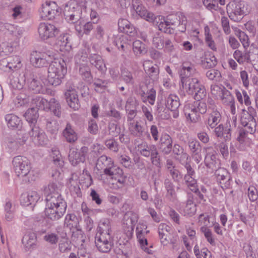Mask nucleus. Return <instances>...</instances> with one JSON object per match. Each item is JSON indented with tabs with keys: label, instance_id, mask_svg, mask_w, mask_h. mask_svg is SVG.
Instances as JSON below:
<instances>
[{
	"label": "nucleus",
	"instance_id": "obj_1",
	"mask_svg": "<svg viewBox=\"0 0 258 258\" xmlns=\"http://www.w3.org/2000/svg\"><path fill=\"white\" fill-rule=\"evenodd\" d=\"M53 57V53L50 50H41L33 51L30 56V61L35 67L47 66L48 61Z\"/></svg>",
	"mask_w": 258,
	"mask_h": 258
},
{
	"label": "nucleus",
	"instance_id": "obj_2",
	"mask_svg": "<svg viewBox=\"0 0 258 258\" xmlns=\"http://www.w3.org/2000/svg\"><path fill=\"white\" fill-rule=\"evenodd\" d=\"M226 9L229 18L235 22L240 21L246 13L245 4L242 1L229 2Z\"/></svg>",
	"mask_w": 258,
	"mask_h": 258
},
{
	"label": "nucleus",
	"instance_id": "obj_3",
	"mask_svg": "<svg viewBox=\"0 0 258 258\" xmlns=\"http://www.w3.org/2000/svg\"><path fill=\"white\" fill-rule=\"evenodd\" d=\"M13 164L17 176H29L32 174L30 172L31 165L29 159L24 156H17L14 158Z\"/></svg>",
	"mask_w": 258,
	"mask_h": 258
},
{
	"label": "nucleus",
	"instance_id": "obj_4",
	"mask_svg": "<svg viewBox=\"0 0 258 258\" xmlns=\"http://www.w3.org/2000/svg\"><path fill=\"white\" fill-rule=\"evenodd\" d=\"M211 89L212 94L214 95H216V93H219L222 103L229 105L232 112L235 110L234 98L230 91L224 87H220L218 85H212Z\"/></svg>",
	"mask_w": 258,
	"mask_h": 258
},
{
	"label": "nucleus",
	"instance_id": "obj_5",
	"mask_svg": "<svg viewBox=\"0 0 258 258\" xmlns=\"http://www.w3.org/2000/svg\"><path fill=\"white\" fill-rule=\"evenodd\" d=\"M186 92L193 96L197 101L204 99L207 94L206 89L199 81L194 80L190 84L184 88Z\"/></svg>",
	"mask_w": 258,
	"mask_h": 258
},
{
	"label": "nucleus",
	"instance_id": "obj_6",
	"mask_svg": "<svg viewBox=\"0 0 258 258\" xmlns=\"http://www.w3.org/2000/svg\"><path fill=\"white\" fill-rule=\"evenodd\" d=\"M82 13L81 8L77 5L76 7L67 5L63 11L65 19L69 23L74 24L75 25H77L79 22L84 19Z\"/></svg>",
	"mask_w": 258,
	"mask_h": 258
},
{
	"label": "nucleus",
	"instance_id": "obj_7",
	"mask_svg": "<svg viewBox=\"0 0 258 258\" xmlns=\"http://www.w3.org/2000/svg\"><path fill=\"white\" fill-rule=\"evenodd\" d=\"M38 31L40 37L44 40L57 37L59 34V30L56 26L48 23H40Z\"/></svg>",
	"mask_w": 258,
	"mask_h": 258
},
{
	"label": "nucleus",
	"instance_id": "obj_8",
	"mask_svg": "<svg viewBox=\"0 0 258 258\" xmlns=\"http://www.w3.org/2000/svg\"><path fill=\"white\" fill-rule=\"evenodd\" d=\"M95 244L98 249L102 252H109L112 246L110 235H98L95 237Z\"/></svg>",
	"mask_w": 258,
	"mask_h": 258
},
{
	"label": "nucleus",
	"instance_id": "obj_9",
	"mask_svg": "<svg viewBox=\"0 0 258 258\" xmlns=\"http://www.w3.org/2000/svg\"><path fill=\"white\" fill-rule=\"evenodd\" d=\"M217 181L222 189L230 188L232 182L231 177L228 171L224 168H219L215 172Z\"/></svg>",
	"mask_w": 258,
	"mask_h": 258
},
{
	"label": "nucleus",
	"instance_id": "obj_10",
	"mask_svg": "<svg viewBox=\"0 0 258 258\" xmlns=\"http://www.w3.org/2000/svg\"><path fill=\"white\" fill-rule=\"evenodd\" d=\"M187 63H183L179 72L180 82L183 88L189 85L192 81L198 80L196 78H190L191 73L194 71V69L192 67L187 66Z\"/></svg>",
	"mask_w": 258,
	"mask_h": 258
},
{
	"label": "nucleus",
	"instance_id": "obj_11",
	"mask_svg": "<svg viewBox=\"0 0 258 258\" xmlns=\"http://www.w3.org/2000/svg\"><path fill=\"white\" fill-rule=\"evenodd\" d=\"M172 139L168 134H163L157 145L158 148L164 155H168L172 152Z\"/></svg>",
	"mask_w": 258,
	"mask_h": 258
},
{
	"label": "nucleus",
	"instance_id": "obj_12",
	"mask_svg": "<svg viewBox=\"0 0 258 258\" xmlns=\"http://www.w3.org/2000/svg\"><path fill=\"white\" fill-rule=\"evenodd\" d=\"M67 72L66 63L63 59L52 61L48 68V74H50L51 76L59 74L60 76H64Z\"/></svg>",
	"mask_w": 258,
	"mask_h": 258
},
{
	"label": "nucleus",
	"instance_id": "obj_13",
	"mask_svg": "<svg viewBox=\"0 0 258 258\" xmlns=\"http://www.w3.org/2000/svg\"><path fill=\"white\" fill-rule=\"evenodd\" d=\"M65 98L69 106L75 110L80 107L78 95L74 89H69L64 93Z\"/></svg>",
	"mask_w": 258,
	"mask_h": 258
},
{
	"label": "nucleus",
	"instance_id": "obj_14",
	"mask_svg": "<svg viewBox=\"0 0 258 258\" xmlns=\"http://www.w3.org/2000/svg\"><path fill=\"white\" fill-rule=\"evenodd\" d=\"M95 22L87 21L84 19L75 25L76 30L80 34L89 35L95 28Z\"/></svg>",
	"mask_w": 258,
	"mask_h": 258
},
{
	"label": "nucleus",
	"instance_id": "obj_15",
	"mask_svg": "<svg viewBox=\"0 0 258 258\" xmlns=\"http://www.w3.org/2000/svg\"><path fill=\"white\" fill-rule=\"evenodd\" d=\"M65 213L66 212L62 211L61 209L53 208L50 206H46L44 210V214L47 219L52 221L59 220Z\"/></svg>",
	"mask_w": 258,
	"mask_h": 258
},
{
	"label": "nucleus",
	"instance_id": "obj_16",
	"mask_svg": "<svg viewBox=\"0 0 258 258\" xmlns=\"http://www.w3.org/2000/svg\"><path fill=\"white\" fill-rule=\"evenodd\" d=\"M147 228V227L145 224H139V225L137 227L136 232L137 238L138 239L142 249L149 253V249L146 247L148 245V241L145 237L144 232H143V229H146Z\"/></svg>",
	"mask_w": 258,
	"mask_h": 258
},
{
	"label": "nucleus",
	"instance_id": "obj_17",
	"mask_svg": "<svg viewBox=\"0 0 258 258\" xmlns=\"http://www.w3.org/2000/svg\"><path fill=\"white\" fill-rule=\"evenodd\" d=\"M138 220V215L132 211H130L125 213L124 217L123 224L126 225L128 230L133 231Z\"/></svg>",
	"mask_w": 258,
	"mask_h": 258
},
{
	"label": "nucleus",
	"instance_id": "obj_18",
	"mask_svg": "<svg viewBox=\"0 0 258 258\" xmlns=\"http://www.w3.org/2000/svg\"><path fill=\"white\" fill-rule=\"evenodd\" d=\"M165 105L166 107L171 111H177L180 105L179 97L175 95H169L166 98Z\"/></svg>",
	"mask_w": 258,
	"mask_h": 258
},
{
	"label": "nucleus",
	"instance_id": "obj_19",
	"mask_svg": "<svg viewBox=\"0 0 258 258\" xmlns=\"http://www.w3.org/2000/svg\"><path fill=\"white\" fill-rule=\"evenodd\" d=\"M62 133L66 141L70 143H74L78 139L77 134L70 123L67 124Z\"/></svg>",
	"mask_w": 258,
	"mask_h": 258
},
{
	"label": "nucleus",
	"instance_id": "obj_20",
	"mask_svg": "<svg viewBox=\"0 0 258 258\" xmlns=\"http://www.w3.org/2000/svg\"><path fill=\"white\" fill-rule=\"evenodd\" d=\"M89 60L92 65L94 66L101 72H105L106 68L101 57L98 54H93L89 56Z\"/></svg>",
	"mask_w": 258,
	"mask_h": 258
},
{
	"label": "nucleus",
	"instance_id": "obj_21",
	"mask_svg": "<svg viewBox=\"0 0 258 258\" xmlns=\"http://www.w3.org/2000/svg\"><path fill=\"white\" fill-rule=\"evenodd\" d=\"M98 235H110L111 231V224L109 219L104 218L101 220L98 226Z\"/></svg>",
	"mask_w": 258,
	"mask_h": 258
},
{
	"label": "nucleus",
	"instance_id": "obj_22",
	"mask_svg": "<svg viewBox=\"0 0 258 258\" xmlns=\"http://www.w3.org/2000/svg\"><path fill=\"white\" fill-rule=\"evenodd\" d=\"M113 160L105 155H101L97 160L96 168L97 170H103L105 168L113 164Z\"/></svg>",
	"mask_w": 258,
	"mask_h": 258
},
{
	"label": "nucleus",
	"instance_id": "obj_23",
	"mask_svg": "<svg viewBox=\"0 0 258 258\" xmlns=\"http://www.w3.org/2000/svg\"><path fill=\"white\" fill-rule=\"evenodd\" d=\"M64 226L72 230L73 228L79 227L78 218L74 214H68L65 217Z\"/></svg>",
	"mask_w": 258,
	"mask_h": 258
},
{
	"label": "nucleus",
	"instance_id": "obj_24",
	"mask_svg": "<svg viewBox=\"0 0 258 258\" xmlns=\"http://www.w3.org/2000/svg\"><path fill=\"white\" fill-rule=\"evenodd\" d=\"M221 119V115L220 112L217 110H213L209 115L207 124L210 128H214L220 122Z\"/></svg>",
	"mask_w": 258,
	"mask_h": 258
},
{
	"label": "nucleus",
	"instance_id": "obj_25",
	"mask_svg": "<svg viewBox=\"0 0 258 258\" xmlns=\"http://www.w3.org/2000/svg\"><path fill=\"white\" fill-rule=\"evenodd\" d=\"M24 117L30 124H35L39 117L37 109L34 107L28 109L24 114Z\"/></svg>",
	"mask_w": 258,
	"mask_h": 258
},
{
	"label": "nucleus",
	"instance_id": "obj_26",
	"mask_svg": "<svg viewBox=\"0 0 258 258\" xmlns=\"http://www.w3.org/2000/svg\"><path fill=\"white\" fill-rule=\"evenodd\" d=\"M206 166L213 170H216L219 168L220 162L217 159L216 156L212 155H207L205 159Z\"/></svg>",
	"mask_w": 258,
	"mask_h": 258
},
{
	"label": "nucleus",
	"instance_id": "obj_27",
	"mask_svg": "<svg viewBox=\"0 0 258 258\" xmlns=\"http://www.w3.org/2000/svg\"><path fill=\"white\" fill-rule=\"evenodd\" d=\"M147 75L153 82L157 81L159 78V67L157 64L144 68Z\"/></svg>",
	"mask_w": 258,
	"mask_h": 258
},
{
	"label": "nucleus",
	"instance_id": "obj_28",
	"mask_svg": "<svg viewBox=\"0 0 258 258\" xmlns=\"http://www.w3.org/2000/svg\"><path fill=\"white\" fill-rule=\"evenodd\" d=\"M185 16L182 12H178L175 14L169 15L167 19V23H169L172 27H174L177 26L181 20L184 19Z\"/></svg>",
	"mask_w": 258,
	"mask_h": 258
},
{
	"label": "nucleus",
	"instance_id": "obj_29",
	"mask_svg": "<svg viewBox=\"0 0 258 258\" xmlns=\"http://www.w3.org/2000/svg\"><path fill=\"white\" fill-rule=\"evenodd\" d=\"M9 127L18 128L21 125V120L17 115L13 114H7L5 117Z\"/></svg>",
	"mask_w": 258,
	"mask_h": 258
},
{
	"label": "nucleus",
	"instance_id": "obj_30",
	"mask_svg": "<svg viewBox=\"0 0 258 258\" xmlns=\"http://www.w3.org/2000/svg\"><path fill=\"white\" fill-rule=\"evenodd\" d=\"M32 103L36 106V108L37 109V110L38 109L48 110L49 106V101H48L46 99L39 96L33 99Z\"/></svg>",
	"mask_w": 258,
	"mask_h": 258
},
{
	"label": "nucleus",
	"instance_id": "obj_31",
	"mask_svg": "<svg viewBox=\"0 0 258 258\" xmlns=\"http://www.w3.org/2000/svg\"><path fill=\"white\" fill-rule=\"evenodd\" d=\"M69 159L73 166H76L85 161V158L81 156L77 150H73L70 152Z\"/></svg>",
	"mask_w": 258,
	"mask_h": 258
},
{
	"label": "nucleus",
	"instance_id": "obj_32",
	"mask_svg": "<svg viewBox=\"0 0 258 258\" xmlns=\"http://www.w3.org/2000/svg\"><path fill=\"white\" fill-rule=\"evenodd\" d=\"M37 236L34 232H28L25 234L22 240L23 244L27 247H31L36 242Z\"/></svg>",
	"mask_w": 258,
	"mask_h": 258
},
{
	"label": "nucleus",
	"instance_id": "obj_33",
	"mask_svg": "<svg viewBox=\"0 0 258 258\" xmlns=\"http://www.w3.org/2000/svg\"><path fill=\"white\" fill-rule=\"evenodd\" d=\"M217 61L216 57L211 54L207 55L205 59L202 61L203 68L206 69L213 68L216 66Z\"/></svg>",
	"mask_w": 258,
	"mask_h": 258
},
{
	"label": "nucleus",
	"instance_id": "obj_34",
	"mask_svg": "<svg viewBox=\"0 0 258 258\" xmlns=\"http://www.w3.org/2000/svg\"><path fill=\"white\" fill-rule=\"evenodd\" d=\"M49 107L48 110H51L53 114L59 117L61 115V107L59 103L54 98L49 100Z\"/></svg>",
	"mask_w": 258,
	"mask_h": 258
},
{
	"label": "nucleus",
	"instance_id": "obj_35",
	"mask_svg": "<svg viewBox=\"0 0 258 258\" xmlns=\"http://www.w3.org/2000/svg\"><path fill=\"white\" fill-rule=\"evenodd\" d=\"M132 7L137 14L143 18L145 16L147 11L141 4L140 0H132Z\"/></svg>",
	"mask_w": 258,
	"mask_h": 258
},
{
	"label": "nucleus",
	"instance_id": "obj_36",
	"mask_svg": "<svg viewBox=\"0 0 258 258\" xmlns=\"http://www.w3.org/2000/svg\"><path fill=\"white\" fill-rule=\"evenodd\" d=\"M133 47L134 52L137 54H145L147 51L146 45L139 40L133 42Z\"/></svg>",
	"mask_w": 258,
	"mask_h": 258
},
{
	"label": "nucleus",
	"instance_id": "obj_37",
	"mask_svg": "<svg viewBox=\"0 0 258 258\" xmlns=\"http://www.w3.org/2000/svg\"><path fill=\"white\" fill-rule=\"evenodd\" d=\"M79 73L85 81L89 83H92L93 81V77L90 70L88 67L85 66L81 67L79 69Z\"/></svg>",
	"mask_w": 258,
	"mask_h": 258
},
{
	"label": "nucleus",
	"instance_id": "obj_38",
	"mask_svg": "<svg viewBox=\"0 0 258 258\" xmlns=\"http://www.w3.org/2000/svg\"><path fill=\"white\" fill-rule=\"evenodd\" d=\"M34 223L36 226L42 227L41 232L42 233H45L46 231L45 229H43V227H46L48 225V222L46 216L43 215H38L34 218Z\"/></svg>",
	"mask_w": 258,
	"mask_h": 258
},
{
	"label": "nucleus",
	"instance_id": "obj_39",
	"mask_svg": "<svg viewBox=\"0 0 258 258\" xmlns=\"http://www.w3.org/2000/svg\"><path fill=\"white\" fill-rule=\"evenodd\" d=\"M44 194L47 196L50 195L54 196L56 194H60L57 185L53 182L50 183L47 186L44 187Z\"/></svg>",
	"mask_w": 258,
	"mask_h": 258
},
{
	"label": "nucleus",
	"instance_id": "obj_40",
	"mask_svg": "<svg viewBox=\"0 0 258 258\" xmlns=\"http://www.w3.org/2000/svg\"><path fill=\"white\" fill-rule=\"evenodd\" d=\"M10 84L13 88L20 90L23 88L25 80L23 79V77L21 76L14 77L11 79Z\"/></svg>",
	"mask_w": 258,
	"mask_h": 258
},
{
	"label": "nucleus",
	"instance_id": "obj_41",
	"mask_svg": "<svg viewBox=\"0 0 258 258\" xmlns=\"http://www.w3.org/2000/svg\"><path fill=\"white\" fill-rule=\"evenodd\" d=\"M46 128L51 134H56L58 130V124L55 120L46 119Z\"/></svg>",
	"mask_w": 258,
	"mask_h": 258
},
{
	"label": "nucleus",
	"instance_id": "obj_42",
	"mask_svg": "<svg viewBox=\"0 0 258 258\" xmlns=\"http://www.w3.org/2000/svg\"><path fill=\"white\" fill-rule=\"evenodd\" d=\"M121 78L126 84L133 85L135 83L133 73L125 68L121 70Z\"/></svg>",
	"mask_w": 258,
	"mask_h": 258
},
{
	"label": "nucleus",
	"instance_id": "obj_43",
	"mask_svg": "<svg viewBox=\"0 0 258 258\" xmlns=\"http://www.w3.org/2000/svg\"><path fill=\"white\" fill-rule=\"evenodd\" d=\"M188 145L192 155H198L201 153L202 147L200 142L197 140H190L188 141Z\"/></svg>",
	"mask_w": 258,
	"mask_h": 258
},
{
	"label": "nucleus",
	"instance_id": "obj_44",
	"mask_svg": "<svg viewBox=\"0 0 258 258\" xmlns=\"http://www.w3.org/2000/svg\"><path fill=\"white\" fill-rule=\"evenodd\" d=\"M231 127L229 122H226L224 124V130L222 131V135L220 136V138L223 139L225 142H228L231 138Z\"/></svg>",
	"mask_w": 258,
	"mask_h": 258
},
{
	"label": "nucleus",
	"instance_id": "obj_45",
	"mask_svg": "<svg viewBox=\"0 0 258 258\" xmlns=\"http://www.w3.org/2000/svg\"><path fill=\"white\" fill-rule=\"evenodd\" d=\"M206 75L210 80L215 82H220L221 81L222 76L221 73L218 70H210L206 72Z\"/></svg>",
	"mask_w": 258,
	"mask_h": 258
},
{
	"label": "nucleus",
	"instance_id": "obj_46",
	"mask_svg": "<svg viewBox=\"0 0 258 258\" xmlns=\"http://www.w3.org/2000/svg\"><path fill=\"white\" fill-rule=\"evenodd\" d=\"M75 230L72 232V238L78 242L83 243L85 241V235L82 230L79 227L75 228Z\"/></svg>",
	"mask_w": 258,
	"mask_h": 258
},
{
	"label": "nucleus",
	"instance_id": "obj_47",
	"mask_svg": "<svg viewBox=\"0 0 258 258\" xmlns=\"http://www.w3.org/2000/svg\"><path fill=\"white\" fill-rule=\"evenodd\" d=\"M22 198L24 201L25 199H27L32 205L36 203L38 201L40 196L36 191H30L27 193L23 194Z\"/></svg>",
	"mask_w": 258,
	"mask_h": 258
},
{
	"label": "nucleus",
	"instance_id": "obj_48",
	"mask_svg": "<svg viewBox=\"0 0 258 258\" xmlns=\"http://www.w3.org/2000/svg\"><path fill=\"white\" fill-rule=\"evenodd\" d=\"M28 87L30 90L33 91L34 93H40L42 88L39 80L35 78H32L28 82Z\"/></svg>",
	"mask_w": 258,
	"mask_h": 258
},
{
	"label": "nucleus",
	"instance_id": "obj_49",
	"mask_svg": "<svg viewBox=\"0 0 258 258\" xmlns=\"http://www.w3.org/2000/svg\"><path fill=\"white\" fill-rule=\"evenodd\" d=\"M8 58L9 63V69H10V72L20 68L21 66V60L18 56L15 55Z\"/></svg>",
	"mask_w": 258,
	"mask_h": 258
},
{
	"label": "nucleus",
	"instance_id": "obj_50",
	"mask_svg": "<svg viewBox=\"0 0 258 258\" xmlns=\"http://www.w3.org/2000/svg\"><path fill=\"white\" fill-rule=\"evenodd\" d=\"M50 7L53 8H57V5L56 3L54 2H46L45 4L42 5V7L39 11L40 16L42 18L44 19L45 17L47 16L46 14Z\"/></svg>",
	"mask_w": 258,
	"mask_h": 258
},
{
	"label": "nucleus",
	"instance_id": "obj_51",
	"mask_svg": "<svg viewBox=\"0 0 258 258\" xmlns=\"http://www.w3.org/2000/svg\"><path fill=\"white\" fill-rule=\"evenodd\" d=\"M63 77L64 76H59V74H53V76H51L50 74H48V83L52 86H57L61 84Z\"/></svg>",
	"mask_w": 258,
	"mask_h": 258
},
{
	"label": "nucleus",
	"instance_id": "obj_52",
	"mask_svg": "<svg viewBox=\"0 0 258 258\" xmlns=\"http://www.w3.org/2000/svg\"><path fill=\"white\" fill-rule=\"evenodd\" d=\"M52 158L54 163L59 167H61L63 166L64 162L61 159V156L59 151L57 149L52 150Z\"/></svg>",
	"mask_w": 258,
	"mask_h": 258
},
{
	"label": "nucleus",
	"instance_id": "obj_53",
	"mask_svg": "<svg viewBox=\"0 0 258 258\" xmlns=\"http://www.w3.org/2000/svg\"><path fill=\"white\" fill-rule=\"evenodd\" d=\"M166 38L159 34H157L153 38V45L157 49H162L164 48V44Z\"/></svg>",
	"mask_w": 258,
	"mask_h": 258
},
{
	"label": "nucleus",
	"instance_id": "obj_54",
	"mask_svg": "<svg viewBox=\"0 0 258 258\" xmlns=\"http://www.w3.org/2000/svg\"><path fill=\"white\" fill-rule=\"evenodd\" d=\"M61 201H64L63 198L62 197L60 194H56L54 195V196H47L46 198V206H52V205H54L55 203L59 202Z\"/></svg>",
	"mask_w": 258,
	"mask_h": 258
},
{
	"label": "nucleus",
	"instance_id": "obj_55",
	"mask_svg": "<svg viewBox=\"0 0 258 258\" xmlns=\"http://www.w3.org/2000/svg\"><path fill=\"white\" fill-rule=\"evenodd\" d=\"M184 180L186 185L191 190H195L196 186H198L195 175H184Z\"/></svg>",
	"mask_w": 258,
	"mask_h": 258
},
{
	"label": "nucleus",
	"instance_id": "obj_56",
	"mask_svg": "<svg viewBox=\"0 0 258 258\" xmlns=\"http://www.w3.org/2000/svg\"><path fill=\"white\" fill-rule=\"evenodd\" d=\"M108 83L109 82L107 80H102L99 78H95L93 85L95 86L96 88H98V89L95 88L96 91H99V89H100V90L103 91L107 88Z\"/></svg>",
	"mask_w": 258,
	"mask_h": 258
},
{
	"label": "nucleus",
	"instance_id": "obj_57",
	"mask_svg": "<svg viewBox=\"0 0 258 258\" xmlns=\"http://www.w3.org/2000/svg\"><path fill=\"white\" fill-rule=\"evenodd\" d=\"M126 39L123 36H119L116 37L114 41L113 44L118 48L122 51L125 50V48L127 47L128 44L126 42Z\"/></svg>",
	"mask_w": 258,
	"mask_h": 258
},
{
	"label": "nucleus",
	"instance_id": "obj_58",
	"mask_svg": "<svg viewBox=\"0 0 258 258\" xmlns=\"http://www.w3.org/2000/svg\"><path fill=\"white\" fill-rule=\"evenodd\" d=\"M184 212L186 214L191 216L195 214L196 212V206L194 204L191 199H188L184 208Z\"/></svg>",
	"mask_w": 258,
	"mask_h": 258
},
{
	"label": "nucleus",
	"instance_id": "obj_59",
	"mask_svg": "<svg viewBox=\"0 0 258 258\" xmlns=\"http://www.w3.org/2000/svg\"><path fill=\"white\" fill-rule=\"evenodd\" d=\"M168 234H165L164 236L161 235L159 236L160 241L163 245H167L169 243H171L173 245V248H174L177 245V237H173L172 239H170L168 236Z\"/></svg>",
	"mask_w": 258,
	"mask_h": 258
},
{
	"label": "nucleus",
	"instance_id": "obj_60",
	"mask_svg": "<svg viewBox=\"0 0 258 258\" xmlns=\"http://www.w3.org/2000/svg\"><path fill=\"white\" fill-rule=\"evenodd\" d=\"M14 47L11 43L4 42L0 44V52L8 55L14 51Z\"/></svg>",
	"mask_w": 258,
	"mask_h": 258
},
{
	"label": "nucleus",
	"instance_id": "obj_61",
	"mask_svg": "<svg viewBox=\"0 0 258 258\" xmlns=\"http://www.w3.org/2000/svg\"><path fill=\"white\" fill-rule=\"evenodd\" d=\"M198 112L196 110V108L193 107L190 110V112L187 113L186 111L185 114L186 115L187 119H189L192 122H197L200 118V115L198 113Z\"/></svg>",
	"mask_w": 258,
	"mask_h": 258
},
{
	"label": "nucleus",
	"instance_id": "obj_62",
	"mask_svg": "<svg viewBox=\"0 0 258 258\" xmlns=\"http://www.w3.org/2000/svg\"><path fill=\"white\" fill-rule=\"evenodd\" d=\"M139 105V102L134 96L129 97L125 103V110L136 109Z\"/></svg>",
	"mask_w": 258,
	"mask_h": 258
},
{
	"label": "nucleus",
	"instance_id": "obj_63",
	"mask_svg": "<svg viewBox=\"0 0 258 258\" xmlns=\"http://www.w3.org/2000/svg\"><path fill=\"white\" fill-rule=\"evenodd\" d=\"M68 37L65 35H60L56 39L55 45L59 46L60 49H64L67 45Z\"/></svg>",
	"mask_w": 258,
	"mask_h": 258
},
{
	"label": "nucleus",
	"instance_id": "obj_64",
	"mask_svg": "<svg viewBox=\"0 0 258 258\" xmlns=\"http://www.w3.org/2000/svg\"><path fill=\"white\" fill-rule=\"evenodd\" d=\"M196 108V110L201 114H204L207 110V106L206 103L204 101H197L195 102L193 106Z\"/></svg>",
	"mask_w": 258,
	"mask_h": 258
}]
</instances>
